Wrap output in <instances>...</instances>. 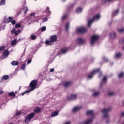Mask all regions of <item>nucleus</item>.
Here are the masks:
<instances>
[{
    "label": "nucleus",
    "mask_w": 124,
    "mask_h": 124,
    "mask_svg": "<svg viewBox=\"0 0 124 124\" xmlns=\"http://www.w3.org/2000/svg\"><path fill=\"white\" fill-rule=\"evenodd\" d=\"M68 17V15L67 14H65L62 17V20H65Z\"/></svg>",
    "instance_id": "c85d7f7f"
},
{
    "label": "nucleus",
    "mask_w": 124,
    "mask_h": 124,
    "mask_svg": "<svg viewBox=\"0 0 124 124\" xmlns=\"http://www.w3.org/2000/svg\"><path fill=\"white\" fill-rule=\"evenodd\" d=\"M73 6H74V3L71 4L70 5V8H71L72 7H73Z\"/></svg>",
    "instance_id": "6e6d98bb"
},
{
    "label": "nucleus",
    "mask_w": 124,
    "mask_h": 124,
    "mask_svg": "<svg viewBox=\"0 0 124 124\" xmlns=\"http://www.w3.org/2000/svg\"><path fill=\"white\" fill-rule=\"evenodd\" d=\"M121 117H124V112H122L121 115Z\"/></svg>",
    "instance_id": "bf43d9fd"
},
{
    "label": "nucleus",
    "mask_w": 124,
    "mask_h": 124,
    "mask_svg": "<svg viewBox=\"0 0 124 124\" xmlns=\"http://www.w3.org/2000/svg\"><path fill=\"white\" fill-rule=\"evenodd\" d=\"M17 43H18V40H17V39H15L11 41V46H16Z\"/></svg>",
    "instance_id": "2eb2a0df"
},
{
    "label": "nucleus",
    "mask_w": 124,
    "mask_h": 124,
    "mask_svg": "<svg viewBox=\"0 0 124 124\" xmlns=\"http://www.w3.org/2000/svg\"><path fill=\"white\" fill-rule=\"evenodd\" d=\"M11 64L13 65V66H16L19 65V62H18V61H13L11 62Z\"/></svg>",
    "instance_id": "a211bd4d"
},
{
    "label": "nucleus",
    "mask_w": 124,
    "mask_h": 124,
    "mask_svg": "<svg viewBox=\"0 0 124 124\" xmlns=\"http://www.w3.org/2000/svg\"><path fill=\"white\" fill-rule=\"evenodd\" d=\"M71 124L70 121H68L65 122L64 124Z\"/></svg>",
    "instance_id": "4d7b16f0"
},
{
    "label": "nucleus",
    "mask_w": 124,
    "mask_h": 124,
    "mask_svg": "<svg viewBox=\"0 0 124 124\" xmlns=\"http://www.w3.org/2000/svg\"><path fill=\"white\" fill-rule=\"evenodd\" d=\"M19 90H21V86H20L19 87Z\"/></svg>",
    "instance_id": "774afa93"
},
{
    "label": "nucleus",
    "mask_w": 124,
    "mask_h": 124,
    "mask_svg": "<svg viewBox=\"0 0 124 124\" xmlns=\"http://www.w3.org/2000/svg\"><path fill=\"white\" fill-rule=\"evenodd\" d=\"M16 95V94L14 93L13 92H11L9 93L8 96H10L11 97H13V96H15Z\"/></svg>",
    "instance_id": "393cba45"
},
{
    "label": "nucleus",
    "mask_w": 124,
    "mask_h": 124,
    "mask_svg": "<svg viewBox=\"0 0 124 124\" xmlns=\"http://www.w3.org/2000/svg\"><path fill=\"white\" fill-rule=\"evenodd\" d=\"M119 13V9H117L116 10L114 11L112 14L113 16H116Z\"/></svg>",
    "instance_id": "cd10ccee"
},
{
    "label": "nucleus",
    "mask_w": 124,
    "mask_h": 124,
    "mask_svg": "<svg viewBox=\"0 0 124 124\" xmlns=\"http://www.w3.org/2000/svg\"><path fill=\"white\" fill-rule=\"evenodd\" d=\"M95 58H94V57H92V60H95Z\"/></svg>",
    "instance_id": "69168bd1"
},
{
    "label": "nucleus",
    "mask_w": 124,
    "mask_h": 124,
    "mask_svg": "<svg viewBox=\"0 0 124 124\" xmlns=\"http://www.w3.org/2000/svg\"><path fill=\"white\" fill-rule=\"evenodd\" d=\"M53 60H54V57L53 56V55H52L51 59L48 61L49 63H52V62H53Z\"/></svg>",
    "instance_id": "c9c22d12"
},
{
    "label": "nucleus",
    "mask_w": 124,
    "mask_h": 124,
    "mask_svg": "<svg viewBox=\"0 0 124 124\" xmlns=\"http://www.w3.org/2000/svg\"><path fill=\"white\" fill-rule=\"evenodd\" d=\"M99 72H100V69L99 68L93 71L91 73L88 74V78L92 79L93 77V76L95 75V74H97V73H99Z\"/></svg>",
    "instance_id": "0eeeda50"
},
{
    "label": "nucleus",
    "mask_w": 124,
    "mask_h": 124,
    "mask_svg": "<svg viewBox=\"0 0 124 124\" xmlns=\"http://www.w3.org/2000/svg\"><path fill=\"white\" fill-rule=\"evenodd\" d=\"M57 39L58 37L56 35H51L49 39L45 41V43L46 45H54V43L56 42Z\"/></svg>",
    "instance_id": "20e7f679"
},
{
    "label": "nucleus",
    "mask_w": 124,
    "mask_h": 124,
    "mask_svg": "<svg viewBox=\"0 0 124 124\" xmlns=\"http://www.w3.org/2000/svg\"><path fill=\"white\" fill-rule=\"evenodd\" d=\"M100 19V15L97 14V15H95L91 20L88 21V26L89 27H90L91 25H92V23H93V22H96L97 21H98V20H99Z\"/></svg>",
    "instance_id": "39448f33"
},
{
    "label": "nucleus",
    "mask_w": 124,
    "mask_h": 124,
    "mask_svg": "<svg viewBox=\"0 0 124 124\" xmlns=\"http://www.w3.org/2000/svg\"><path fill=\"white\" fill-rule=\"evenodd\" d=\"M3 93V91L0 90V94H2Z\"/></svg>",
    "instance_id": "13d9d810"
},
{
    "label": "nucleus",
    "mask_w": 124,
    "mask_h": 124,
    "mask_svg": "<svg viewBox=\"0 0 124 124\" xmlns=\"http://www.w3.org/2000/svg\"><path fill=\"white\" fill-rule=\"evenodd\" d=\"M111 0H103V2L104 3H105L106 2H108V1H111Z\"/></svg>",
    "instance_id": "de8ad7c7"
},
{
    "label": "nucleus",
    "mask_w": 124,
    "mask_h": 124,
    "mask_svg": "<svg viewBox=\"0 0 124 124\" xmlns=\"http://www.w3.org/2000/svg\"><path fill=\"white\" fill-rule=\"evenodd\" d=\"M28 7H26L25 11L24 12L25 14H26L27 13V12H28Z\"/></svg>",
    "instance_id": "603ef678"
},
{
    "label": "nucleus",
    "mask_w": 124,
    "mask_h": 124,
    "mask_svg": "<svg viewBox=\"0 0 124 124\" xmlns=\"http://www.w3.org/2000/svg\"><path fill=\"white\" fill-rule=\"evenodd\" d=\"M100 94V92L99 91H96L93 94V97H97L98 95Z\"/></svg>",
    "instance_id": "6ab92c4d"
},
{
    "label": "nucleus",
    "mask_w": 124,
    "mask_h": 124,
    "mask_svg": "<svg viewBox=\"0 0 124 124\" xmlns=\"http://www.w3.org/2000/svg\"><path fill=\"white\" fill-rule=\"evenodd\" d=\"M20 32H21V30H18V31H16V32L15 33V36H16V35H18V34H19Z\"/></svg>",
    "instance_id": "f704fd0d"
},
{
    "label": "nucleus",
    "mask_w": 124,
    "mask_h": 124,
    "mask_svg": "<svg viewBox=\"0 0 124 124\" xmlns=\"http://www.w3.org/2000/svg\"><path fill=\"white\" fill-rule=\"evenodd\" d=\"M17 14H18V15L20 14V12H18V13H17Z\"/></svg>",
    "instance_id": "338daca9"
},
{
    "label": "nucleus",
    "mask_w": 124,
    "mask_h": 124,
    "mask_svg": "<svg viewBox=\"0 0 124 124\" xmlns=\"http://www.w3.org/2000/svg\"><path fill=\"white\" fill-rule=\"evenodd\" d=\"M118 31L119 33H123V32H124V28H123L120 29H119Z\"/></svg>",
    "instance_id": "473e14b6"
},
{
    "label": "nucleus",
    "mask_w": 124,
    "mask_h": 124,
    "mask_svg": "<svg viewBox=\"0 0 124 124\" xmlns=\"http://www.w3.org/2000/svg\"><path fill=\"white\" fill-rule=\"evenodd\" d=\"M122 43L124 44V38L122 39Z\"/></svg>",
    "instance_id": "052dcab7"
},
{
    "label": "nucleus",
    "mask_w": 124,
    "mask_h": 124,
    "mask_svg": "<svg viewBox=\"0 0 124 124\" xmlns=\"http://www.w3.org/2000/svg\"><path fill=\"white\" fill-rule=\"evenodd\" d=\"M5 49V46H0V51H2Z\"/></svg>",
    "instance_id": "a19ab883"
},
{
    "label": "nucleus",
    "mask_w": 124,
    "mask_h": 124,
    "mask_svg": "<svg viewBox=\"0 0 124 124\" xmlns=\"http://www.w3.org/2000/svg\"><path fill=\"white\" fill-rule=\"evenodd\" d=\"M82 11H83V9L81 7L78 8L76 9V12H77V13H81Z\"/></svg>",
    "instance_id": "bb28decb"
},
{
    "label": "nucleus",
    "mask_w": 124,
    "mask_h": 124,
    "mask_svg": "<svg viewBox=\"0 0 124 124\" xmlns=\"http://www.w3.org/2000/svg\"><path fill=\"white\" fill-rule=\"evenodd\" d=\"M59 115V111H55L51 113V117H56Z\"/></svg>",
    "instance_id": "a878e982"
},
{
    "label": "nucleus",
    "mask_w": 124,
    "mask_h": 124,
    "mask_svg": "<svg viewBox=\"0 0 124 124\" xmlns=\"http://www.w3.org/2000/svg\"><path fill=\"white\" fill-rule=\"evenodd\" d=\"M67 53V49L62 48L60 50V53H59V55H60V54H66Z\"/></svg>",
    "instance_id": "dca6fc26"
},
{
    "label": "nucleus",
    "mask_w": 124,
    "mask_h": 124,
    "mask_svg": "<svg viewBox=\"0 0 124 124\" xmlns=\"http://www.w3.org/2000/svg\"><path fill=\"white\" fill-rule=\"evenodd\" d=\"M15 71H19V68H16Z\"/></svg>",
    "instance_id": "680f3d73"
},
{
    "label": "nucleus",
    "mask_w": 124,
    "mask_h": 124,
    "mask_svg": "<svg viewBox=\"0 0 124 124\" xmlns=\"http://www.w3.org/2000/svg\"><path fill=\"white\" fill-rule=\"evenodd\" d=\"M31 39H32V40H35V39H36V36L34 35H31Z\"/></svg>",
    "instance_id": "4c0bfd02"
},
{
    "label": "nucleus",
    "mask_w": 124,
    "mask_h": 124,
    "mask_svg": "<svg viewBox=\"0 0 124 124\" xmlns=\"http://www.w3.org/2000/svg\"><path fill=\"white\" fill-rule=\"evenodd\" d=\"M76 31L77 32H79L80 33H86L88 29L86 27H78L76 28Z\"/></svg>",
    "instance_id": "9d476101"
},
{
    "label": "nucleus",
    "mask_w": 124,
    "mask_h": 124,
    "mask_svg": "<svg viewBox=\"0 0 124 124\" xmlns=\"http://www.w3.org/2000/svg\"><path fill=\"white\" fill-rule=\"evenodd\" d=\"M37 86V80H32L30 83V87L31 88L30 90H28L24 91L23 93H22L21 94V95L23 96L25 95V94H26V93H30V92H32V91H33L36 88Z\"/></svg>",
    "instance_id": "f03ea898"
},
{
    "label": "nucleus",
    "mask_w": 124,
    "mask_h": 124,
    "mask_svg": "<svg viewBox=\"0 0 124 124\" xmlns=\"http://www.w3.org/2000/svg\"><path fill=\"white\" fill-rule=\"evenodd\" d=\"M76 43L78 45H82L85 44L86 40L82 37H78L76 40Z\"/></svg>",
    "instance_id": "1a4fd4ad"
},
{
    "label": "nucleus",
    "mask_w": 124,
    "mask_h": 124,
    "mask_svg": "<svg viewBox=\"0 0 124 124\" xmlns=\"http://www.w3.org/2000/svg\"><path fill=\"white\" fill-rule=\"evenodd\" d=\"M87 115L88 116H90L91 118L85 121H81L79 124H90L93 122V120L94 118V112L93 110L88 111L87 112Z\"/></svg>",
    "instance_id": "7ed1b4c3"
},
{
    "label": "nucleus",
    "mask_w": 124,
    "mask_h": 124,
    "mask_svg": "<svg viewBox=\"0 0 124 124\" xmlns=\"http://www.w3.org/2000/svg\"><path fill=\"white\" fill-rule=\"evenodd\" d=\"M25 68H26V65H25V64H23L21 66V69L22 70H25Z\"/></svg>",
    "instance_id": "c03bdc74"
},
{
    "label": "nucleus",
    "mask_w": 124,
    "mask_h": 124,
    "mask_svg": "<svg viewBox=\"0 0 124 124\" xmlns=\"http://www.w3.org/2000/svg\"><path fill=\"white\" fill-rule=\"evenodd\" d=\"M11 23H12V25H15V24H16V21L15 20H13L12 19V20L11 21Z\"/></svg>",
    "instance_id": "09e8293b"
},
{
    "label": "nucleus",
    "mask_w": 124,
    "mask_h": 124,
    "mask_svg": "<svg viewBox=\"0 0 124 124\" xmlns=\"http://www.w3.org/2000/svg\"><path fill=\"white\" fill-rule=\"evenodd\" d=\"M124 73L121 72L118 74L119 78H123L124 77Z\"/></svg>",
    "instance_id": "c756f323"
},
{
    "label": "nucleus",
    "mask_w": 124,
    "mask_h": 124,
    "mask_svg": "<svg viewBox=\"0 0 124 124\" xmlns=\"http://www.w3.org/2000/svg\"><path fill=\"white\" fill-rule=\"evenodd\" d=\"M36 14V13L35 12L31 13L29 14V17H34Z\"/></svg>",
    "instance_id": "7c9ffc66"
},
{
    "label": "nucleus",
    "mask_w": 124,
    "mask_h": 124,
    "mask_svg": "<svg viewBox=\"0 0 124 124\" xmlns=\"http://www.w3.org/2000/svg\"><path fill=\"white\" fill-rule=\"evenodd\" d=\"M106 81H107V78H106V76L104 77L101 82L100 84V87L99 88H102V86H103V84H105L106 83Z\"/></svg>",
    "instance_id": "f8f14e48"
},
{
    "label": "nucleus",
    "mask_w": 124,
    "mask_h": 124,
    "mask_svg": "<svg viewBox=\"0 0 124 124\" xmlns=\"http://www.w3.org/2000/svg\"><path fill=\"white\" fill-rule=\"evenodd\" d=\"M70 24L69 22H67L65 24V30L66 31H68V30L69 29V26Z\"/></svg>",
    "instance_id": "b1692460"
},
{
    "label": "nucleus",
    "mask_w": 124,
    "mask_h": 124,
    "mask_svg": "<svg viewBox=\"0 0 124 124\" xmlns=\"http://www.w3.org/2000/svg\"><path fill=\"white\" fill-rule=\"evenodd\" d=\"M16 32V29H13V30H11V33L12 34H15V32Z\"/></svg>",
    "instance_id": "79ce46f5"
},
{
    "label": "nucleus",
    "mask_w": 124,
    "mask_h": 124,
    "mask_svg": "<svg viewBox=\"0 0 124 124\" xmlns=\"http://www.w3.org/2000/svg\"><path fill=\"white\" fill-rule=\"evenodd\" d=\"M99 35H93L91 37L90 43L91 45H93L98 39H99Z\"/></svg>",
    "instance_id": "423d86ee"
},
{
    "label": "nucleus",
    "mask_w": 124,
    "mask_h": 124,
    "mask_svg": "<svg viewBox=\"0 0 124 124\" xmlns=\"http://www.w3.org/2000/svg\"><path fill=\"white\" fill-rule=\"evenodd\" d=\"M109 36H110L111 38L114 39V38H116V37H117V35L116 34V33L112 32L109 34Z\"/></svg>",
    "instance_id": "412c9836"
},
{
    "label": "nucleus",
    "mask_w": 124,
    "mask_h": 124,
    "mask_svg": "<svg viewBox=\"0 0 124 124\" xmlns=\"http://www.w3.org/2000/svg\"><path fill=\"white\" fill-rule=\"evenodd\" d=\"M15 28H21V24L17 23L15 26Z\"/></svg>",
    "instance_id": "a18cd8bd"
},
{
    "label": "nucleus",
    "mask_w": 124,
    "mask_h": 124,
    "mask_svg": "<svg viewBox=\"0 0 124 124\" xmlns=\"http://www.w3.org/2000/svg\"><path fill=\"white\" fill-rule=\"evenodd\" d=\"M31 59L28 60V61L27 62L28 64H30V63H31Z\"/></svg>",
    "instance_id": "864d4df0"
},
{
    "label": "nucleus",
    "mask_w": 124,
    "mask_h": 124,
    "mask_svg": "<svg viewBox=\"0 0 124 124\" xmlns=\"http://www.w3.org/2000/svg\"><path fill=\"white\" fill-rule=\"evenodd\" d=\"M102 75V73H100V74L99 75V77Z\"/></svg>",
    "instance_id": "0e129e2a"
},
{
    "label": "nucleus",
    "mask_w": 124,
    "mask_h": 124,
    "mask_svg": "<svg viewBox=\"0 0 124 124\" xmlns=\"http://www.w3.org/2000/svg\"><path fill=\"white\" fill-rule=\"evenodd\" d=\"M45 12L47 13L46 17H48V16L51 15V11H50V8L47 7L46 9Z\"/></svg>",
    "instance_id": "f3484780"
},
{
    "label": "nucleus",
    "mask_w": 124,
    "mask_h": 124,
    "mask_svg": "<svg viewBox=\"0 0 124 124\" xmlns=\"http://www.w3.org/2000/svg\"><path fill=\"white\" fill-rule=\"evenodd\" d=\"M4 21L5 23H10V22H11V21H12V17H9L8 18H5L4 19Z\"/></svg>",
    "instance_id": "aec40b11"
},
{
    "label": "nucleus",
    "mask_w": 124,
    "mask_h": 124,
    "mask_svg": "<svg viewBox=\"0 0 124 124\" xmlns=\"http://www.w3.org/2000/svg\"><path fill=\"white\" fill-rule=\"evenodd\" d=\"M34 117V113H31L28 114L25 118V123L26 124H29L31 122V120Z\"/></svg>",
    "instance_id": "6e6552de"
},
{
    "label": "nucleus",
    "mask_w": 124,
    "mask_h": 124,
    "mask_svg": "<svg viewBox=\"0 0 124 124\" xmlns=\"http://www.w3.org/2000/svg\"><path fill=\"white\" fill-rule=\"evenodd\" d=\"M5 4V0H2L1 1V5H4Z\"/></svg>",
    "instance_id": "49530a36"
},
{
    "label": "nucleus",
    "mask_w": 124,
    "mask_h": 124,
    "mask_svg": "<svg viewBox=\"0 0 124 124\" xmlns=\"http://www.w3.org/2000/svg\"><path fill=\"white\" fill-rule=\"evenodd\" d=\"M77 97V95L76 94H72L68 96V99H69V100H74V99H76Z\"/></svg>",
    "instance_id": "9b49d317"
},
{
    "label": "nucleus",
    "mask_w": 124,
    "mask_h": 124,
    "mask_svg": "<svg viewBox=\"0 0 124 124\" xmlns=\"http://www.w3.org/2000/svg\"><path fill=\"white\" fill-rule=\"evenodd\" d=\"M35 113H39L41 111V108L39 107L35 108L34 109Z\"/></svg>",
    "instance_id": "5701e85b"
},
{
    "label": "nucleus",
    "mask_w": 124,
    "mask_h": 124,
    "mask_svg": "<svg viewBox=\"0 0 124 124\" xmlns=\"http://www.w3.org/2000/svg\"><path fill=\"white\" fill-rule=\"evenodd\" d=\"M71 85V82L67 81L64 83V87L65 88H68V87H69V86H70Z\"/></svg>",
    "instance_id": "4be33fe9"
},
{
    "label": "nucleus",
    "mask_w": 124,
    "mask_h": 124,
    "mask_svg": "<svg viewBox=\"0 0 124 124\" xmlns=\"http://www.w3.org/2000/svg\"><path fill=\"white\" fill-rule=\"evenodd\" d=\"M25 52H26V48L24 49V52L21 55V57H24L25 56Z\"/></svg>",
    "instance_id": "3c124183"
},
{
    "label": "nucleus",
    "mask_w": 124,
    "mask_h": 124,
    "mask_svg": "<svg viewBox=\"0 0 124 124\" xmlns=\"http://www.w3.org/2000/svg\"><path fill=\"white\" fill-rule=\"evenodd\" d=\"M54 71H55V69L54 68L50 69V72H54Z\"/></svg>",
    "instance_id": "5fc2aeb1"
},
{
    "label": "nucleus",
    "mask_w": 124,
    "mask_h": 124,
    "mask_svg": "<svg viewBox=\"0 0 124 124\" xmlns=\"http://www.w3.org/2000/svg\"><path fill=\"white\" fill-rule=\"evenodd\" d=\"M122 57V53L119 52L115 55V58H121Z\"/></svg>",
    "instance_id": "2f4dec72"
},
{
    "label": "nucleus",
    "mask_w": 124,
    "mask_h": 124,
    "mask_svg": "<svg viewBox=\"0 0 124 124\" xmlns=\"http://www.w3.org/2000/svg\"><path fill=\"white\" fill-rule=\"evenodd\" d=\"M8 55H9V52L8 51V50H5L3 52L2 57L3 58V59H6V58L8 57Z\"/></svg>",
    "instance_id": "4468645a"
},
{
    "label": "nucleus",
    "mask_w": 124,
    "mask_h": 124,
    "mask_svg": "<svg viewBox=\"0 0 124 124\" xmlns=\"http://www.w3.org/2000/svg\"><path fill=\"white\" fill-rule=\"evenodd\" d=\"M21 112L20 111H18L17 112H16L15 114L16 116H19V115H20Z\"/></svg>",
    "instance_id": "8fccbe9b"
},
{
    "label": "nucleus",
    "mask_w": 124,
    "mask_h": 124,
    "mask_svg": "<svg viewBox=\"0 0 124 124\" xmlns=\"http://www.w3.org/2000/svg\"><path fill=\"white\" fill-rule=\"evenodd\" d=\"M8 78H9L8 75H4L3 76V79L5 80H8Z\"/></svg>",
    "instance_id": "72a5a7b5"
},
{
    "label": "nucleus",
    "mask_w": 124,
    "mask_h": 124,
    "mask_svg": "<svg viewBox=\"0 0 124 124\" xmlns=\"http://www.w3.org/2000/svg\"><path fill=\"white\" fill-rule=\"evenodd\" d=\"M66 0H62V2H65Z\"/></svg>",
    "instance_id": "e2e57ef3"
},
{
    "label": "nucleus",
    "mask_w": 124,
    "mask_h": 124,
    "mask_svg": "<svg viewBox=\"0 0 124 124\" xmlns=\"http://www.w3.org/2000/svg\"><path fill=\"white\" fill-rule=\"evenodd\" d=\"M111 111H112V108H111V107L105 108L102 110L103 117L107 119V120L106 121V124H110L111 123V120H110V118H110V115L108 113L109 112H111Z\"/></svg>",
    "instance_id": "f257e3e1"
},
{
    "label": "nucleus",
    "mask_w": 124,
    "mask_h": 124,
    "mask_svg": "<svg viewBox=\"0 0 124 124\" xmlns=\"http://www.w3.org/2000/svg\"><path fill=\"white\" fill-rule=\"evenodd\" d=\"M46 30V27L43 26V27L41 28V31H45Z\"/></svg>",
    "instance_id": "58836bf2"
},
{
    "label": "nucleus",
    "mask_w": 124,
    "mask_h": 124,
    "mask_svg": "<svg viewBox=\"0 0 124 124\" xmlns=\"http://www.w3.org/2000/svg\"><path fill=\"white\" fill-rule=\"evenodd\" d=\"M81 108V106L75 107L73 108V112L76 113V112H78Z\"/></svg>",
    "instance_id": "ddd939ff"
},
{
    "label": "nucleus",
    "mask_w": 124,
    "mask_h": 124,
    "mask_svg": "<svg viewBox=\"0 0 124 124\" xmlns=\"http://www.w3.org/2000/svg\"><path fill=\"white\" fill-rule=\"evenodd\" d=\"M108 94L109 96H113V95L115 94V93H114V92H110V93H109Z\"/></svg>",
    "instance_id": "37998d69"
},
{
    "label": "nucleus",
    "mask_w": 124,
    "mask_h": 124,
    "mask_svg": "<svg viewBox=\"0 0 124 124\" xmlns=\"http://www.w3.org/2000/svg\"><path fill=\"white\" fill-rule=\"evenodd\" d=\"M48 19L47 17H45L42 20V22H43L44 23L45 22H47L48 21Z\"/></svg>",
    "instance_id": "ea45409f"
},
{
    "label": "nucleus",
    "mask_w": 124,
    "mask_h": 124,
    "mask_svg": "<svg viewBox=\"0 0 124 124\" xmlns=\"http://www.w3.org/2000/svg\"><path fill=\"white\" fill-rule=\"evenodd\" d=\"M103 61H104V62H108V58H107L105 57H103Z\"/></svg>",
    "instance_id": "e433bc0d"
}]
</instances>
